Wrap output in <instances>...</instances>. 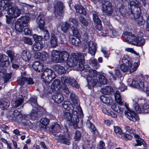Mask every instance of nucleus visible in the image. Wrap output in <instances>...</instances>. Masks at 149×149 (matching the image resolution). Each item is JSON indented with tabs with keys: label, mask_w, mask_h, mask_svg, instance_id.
I'll return each mask as SVG.
<instances>
[{
	"label": "nucleus",
	"mask_w": 149,
	"mask_h": 149,
	"mask_svg": "<svg viewBox=\"0 0 149 149\" xmlns=\"http://www.w3.org/2000/svg\"><path fill=\"white\" fill-rule=\"evenodd\" d=\"M142 113H149V104L148 103H145L142 106Z\"/></svg>",
	"instance_id": "obj_46"
},
{
	"label": "nucleus",
	"mask_w": 149,
	"mask_h": 149,
	"mask_svg": "<svg viewBox=\"0 0 149 149\" xmlns=\"http://www.w3.org/2000/svg\"><path fill=\"white\" fill-rule=\"evenodd\" d=\"M133 107L137 113H142V108H140L137 103H135L134 104Z\"/></svg>",
	"instance_id": "obj_53"
},
{
	"label": "nucleus",
	"mask_w": 149,
	"mask_h": 149,
	"mask_svg": "<svg viewBox=\"0 0 149 149\" xmlns=\"http://www.w3.org/2000/svg\"><path fill=\"white\" fill-rule=\"evenodd\" d=\"M125 107L127 109V110L125 111V113L129 119L134 122L139 120V118L136 113L133 111L129 109L127 105H125Z\"/></svg>",
	"instance_id": "obj_10"
},
{
	"label": "nucleus",
	"mask_w": 149,
	"mask_h": 149,
	"mask_svg": "<svg viewBox=\"0 0 149 149\" xmlns=\"http://www.w3.org/2000/svg\"><path fill=\"white\" fill-rule=\"evenodd\" d=\"M49 41L51 47H55L57 46L58 37L54 34H51Z\"/></svg>",
	"instance_id": "obj_24"
},
{
	"label": "nucleus",
	"mask_w": 149,
	"mask_h": 149,
	"mask_svg": "<svg viewBox=\"0 0 149 149\" xmlns=\"http://www.w3.org/2000/svg\"><path fill=\"white\" fill-rule=\"evenodd\" d=\"M114 96L115 100L118 103L121 105H126L125 103L122 101L121 96L120 92L117 90L115 92Z\"/></svg>",
	"instance_id": "obj_29"
},
{
	"label": "nucleus",
	"mask_w": 149,
	"mask_h": 149,
	"mask_svg": "<svg viewBox=\"0 0 149 149\" xmlns=\"http://www.w3.org/2000/svg\"><path fill=\"white\" fill-rule=\"evenodd\" d=\"M60 53L59 63H63L67 61L69 57V53L65 51L61 52Z\"/></svg>",
	"instance_id": "obj_25"
},
{
	"label": "nucleus",
	"mask_w": 149,
	"mask_h": 149,
	"mask_svg": "<svg viewBox=\"0 0 149 149\" xmlns=\"http://www.w3.org/2000/svg\"><path fill=\"white\" fill-rule=\"evenodd\" d=\"M129 63V71L130 72H132L136 71L137 69L139 64L137 62L134 63L133 65L132 64V62Z\"/></svg>",
	"instance_id": "obj_39"
},
{
	"label": "nucleus",
	"mask_w": 149,
	"mask_h": 149,
	"mask_svg": "<svg viewBox=\"0 0 149 149\" xmlns=\"http://www.w3.org/2000/svg\"><path fill=\"white\" fill-rule=\"evenodd\" d=\"M56 70L60 74H65L66 72V71L63 66L59 65L55 66Z\"/></svg>",
	"instance_id": "obj_43"
},
{
	"label": "nucleus",
	"mask_w": 149,
	"mask_h": 149,
	"mask_svg": "<svg viewBox=\"0 0 149 149\" xmlns=\"http://www.w3.org/2000/svg\"><path fill=\"white\" fill-rule=\"evenodd\" d=\"M71 29L73 35H74L78 36L79 34V31L76 27L73 26L71 27Z\"/></svg>",
	"instance_id": "obj_64"
},
{
	"label": "nucleus",
	"mask_w": 149,
	"mask_h": 149,
	"mask_svg": "<svg viewBox=\"0 0 149 149\" xmlns=\"http://www.w3.org/2000/svg\"><path fill=\"white\" fill-rule=\"evenodd\" d=\"M56 77V75L52 70L47 69L41 74V78L43 82V84H44L45 85H48Z\"/></svg>",
	"instance_id": "obj_5"
},
{
	"label": "nucleus",
	"mask_w": 149,
	"mask_h": 149,
	"mask_svg": "<svg viewBox=\"0 0 149 149\" xmlns=\"http://www.w3.org/2000/svg\"><path fill=\"white\" fill-rule=\"evenodd\" d=\"M70 41L72 44L76 46H80L81 43L79 38L76 37H74L71 38Z\"/></svg>",
	"instance_id": "obj_36"
},
{
	"label": "nucleus",
	"mask_w": 149,
	"mask_h": 149,
	"mask_svg": "<svg viewBox=\"0 0 149 149\" xmlns=\"http://www.w3.org/2000/svg\"><path fill=\"white\" fill-rule=\"evenodd\" d=\"M22 40L25 43L30 45H32L33 42L32 38L26 37H23Z\"/></svg>",
	"instance_id": "obj_48"
},
{
	"label": "nucleus",
	"mask_w": 149,
	"mask_h": 149,
	"mask_svg": "<svg viewBox=\"0 0 149 149\" xmlns=\"http://www.w3.org/2000/svg\"><path fill=\"white\" fill-rule=\"evenodd\" d=\"M69 22L72 23L75 26L77 27L79 24V22L75 19L73 18H70L69 19Z\"/></svg>",
	"instance_id": "obj_58"
},
{
	"label": "nucleus",
	"mask_w": 149,
	"mask_h": 149,
	"mask_svg": "<svg viewBox=\"0 0 149 149\" xmlns=\"http://www.w3.org/2000/svg\"><path fill=\"white\" fill-rule=\"evenodd\" d=\"M21 57L25 61L29 62L31 58L32 55L29 51L23 50L21 52Z\"/></svg>",
	"instance_id": "obj_19"
},
{
	"label": "nucleus",
	"mask_w": 149,
	"mask_h": 149,
	"mask_svg": "<svg viewBox=\"0 0 149 149\" xmlns=\"http://www.w3.org/2000/svg\"><path fill=\"white\" fill-rule=\"evenodd\" d=\"M70 27V25L67 22L63 23L61 26V30L64 33H66Z\"/></svg>",
	"instance_id": "obj_42"
},
{
	"label": "nucleus",
	"mask_w": 149,
	"mask_h": 149,
	"mask_svg": "<svg viewBox=\"0 0 149 149\" xmlns=\"http://www.w3.org/2000/svg\"><path fill=\"white\" fill-rule=\"evenodd\" d=\"M61 52L56 50H53L51 53V56L53 61L57 63H59Z\"/></svg>",
	"instance_id": "obj_16"
},
{
	"label": "nucleus",
	"mask_w": 149,
	"mask_h": 149,
	"mask_svg": "<svg viewBox=\"0 0 149 149\" xmlns=\"http://www.w3.org/2000/svg\"><path fill=\"white\" fill-rule=\"evenodd\" d=\"M147 84V83L146 84L144 85L143 86V89H141V90L145 92L147 95L149 96V86H148Z\"/></svg>",
	"instance_id": "obj_62"
},
{
	"label": "nucleus",
	"mask_w": 149,
	"mask_h": 149,
	"mask_svg": "<svg viewBox=\"0 0 149 149\" xmlns=\"http://www.w3.org/2000/svg\"><path fill=\"white\" fill-rule=\"evenodd\" d=\"M125 36L126 41L132 45L141 46L145 43V40L143 37L135 36L130 32H126Z\"/></svg>",
	"instance_id": "obj_4"
},
{
	"label": "nucleus",
	"mask_w": 149,
	"mask_h": 149,
	"mask_svg": "<svg viewBox=\"0 0 149 149\" xmlns=\"http://www.w3.org/2000/svg\"><path fill=\"white\" fill-rule=\"evenodd\" d=\"M79 22H81L84 26L85 27H87V26L88 23V22L84 17L80 15L79 17Z\"/></svg>",
	"instance_id": "obj_47"
},
{
	"label": "nucleus",
	"mask_w": 149,
	"mask_h": 149,
	"mask_svg": "<svg viewBox=\"0 0 149 149\" xmlns=\"http://www.w3.org/2000/svg\"><path fill=\"white\" fill-rule=\"evenodd\" d=\"M26 83L29 85H32L34 84V82L31 77H22L21 79V84L23 85Z\"/></svg>",
	"instance_id": "obj_26"
},
{
	"label": "nucleus",
	"mask_w": 149,
	"mask_h": 149,
	"mask_svg": "<svg viewBox=\"0 0 149 149\" xmlns=\"http://www.w3.org/2000/svg\"><path fill=\"white\" fill-rule=\"evenodd\" d=\"M87 126L89 127L91 130L93 132L95 131L96 129L94 125L89 121H88L86 123Z\"/></svg>",
	"instance_id": "obj_60"
},
{
	"label": "nucleus",
	"mask_w": 149,
	"mask_h": 149,
	"mask_svg": "<svg viewBox=\"0 0 149 149\" xmlns=\"http://www.w3.org/2000/svg\"><path fill=\"white\" fill-rule=\"evenodd\" d=\"M62 105L63 108L68 111L70 110L72 111L77 109L76 107L75 108L76 106H74V104L72 105L70 101H65L63 104Z\"/></svg>",
	"instance_id": "obj_18"
},
{
	"label": "nucleus",
	"mask_w": 149,
	"mask_h": 149,
	"mask_svg": "<svg viewBox=\"0 0 149 149\" xmlns=\"http://www.w3.org/2000/svg\"><path fill=\"white\" fill-rule=\"evenodd\" d=\"M129 63H123L121 64L120 66V68L122 71L123 72H125L129 71Z\"/></svg>",
	"instance_id": "obj_49"
},
{
	"label": "nucleus",
	"mask_w": 149,
	"mask_h": 149,
	"mask_svg": "<svg viewBox=\"0 0 149 149\" xmlns=\"http://www.w3.org/2000/svg\"><path fill=\"white\" fill-rule=\"evenodd\" d=\"M49 58V54L45 51L41 53V60L45 61L48 60Z\"/></svg>",
	"instance_id": "obj_45"
},
{
	"label": "nucleus",
	"mask_w": 149,
	"mask_h": 149,
	"mask_svg": "<svg viewBox=\"0 0 149 149\" xmlns=\"http://www.w3.org/2000/svg\"><path fill=\"white\" fill-rule=\"evenodd\" d=\"M10 104L9 102L6 99L4 98L0 100V107L2 109L8 108Z\"/></svg>",
	"instance_id": "obj_27"
},
{
	"label": "nucleus",
	"mask_w": 149,
	"mask_h": 149,
	"mask_svg": "<svg viewBox=\"0 0 149 149\" xmlns=\"http://www.w3.org/2000/svg\"><path fill=\"white\" fill-rule=\"evenodd\" d=\"M125 129L127 132L129 133L134 134L135 133V131L133 130L132 128L130 126H125Z\"/></svg>",
	"instance_id": "obj_56"
},
{
	"label": "nucleus",
	"mask_w": 149,
	"mask_h": 149,
	"mask_svg": "<svg viewBox=\"0 0 149 149\" xmlns=\"http://www.w3.org/2000/svg\"><path fill=\"white\" fill-rule=\"evenodd\" d=\"M130 2L128 3L131 7L134 6L135 9L138 8H140V3L137 1L134 0V1H130Z\"/></svg>",
	"instance_id": "obj_41"
},
{
	"label": "nucleus",
	"mask_w": 149,
	"mask_h": 149,
	"mask_svg": "<svg viewBox=\"0 0 149 149\" xmlns=\"http://www.w3.org/2000/svg\"><path fill=\"white\" fill-rule=\"evenodd\" d=\"M29 21V17H21L15 23V27L17 31L21 32L24 26H25Z\"/></svg>",
	"instance_id": "obj_8"
},
{
	"label": "nucleus",
	"mask_w": 149,
	"mask_h": 149,
	"mask_svg": "<svg viewBox=\"0 0 149 149\" xmlns=\"http://www.w3.org/2000/svg\"><path fill=\"white\" fill-rule=\"evenodd\" d=\"M87 80L88 85H89L88 87L89 88H91V86H89V85H91L93 86H94L96 85H97V86H99L98 84V83L99 82L97 79H93V80H91V81H89V79H88Z\"/></svg>",
	"instance_id": "obj_44"
},
{
	"label": "nucleus",
	"mask_w": 149,
	"mask_h": 149,
	"mask_svg": "<svg viewBox=\"0 0 149 149\" xmlns=\"http://www.w3.org/2000/svg\"><path fill=\"white\" fill-rule=\"evenodd\" d=\"M62 85H61L60 81L58 79H56L52 83L51 86L52 89L55 90L57 88L58 90Z\"/></svg>",
	"instance_id": "obj_34"
},
{
	"label": "nucleus",
	"mask_w": 149,
	"mask_h": 149,
	"mask_svg": "<svg viewBox=\"0 0 149 149\" xmlns=\"http://www.w3.org/2000/svg\"><path fill=\"white\" fill-rule=\"evenodd\" d=\"M76 109H77L72 111V116L71 113L67 111L64 112V117L67 121L69 122L71 125H75L76 126V124L79 121L78 118L79 114L82 113L81 109L79 105L76 106Z\"/></svg>",
	"instance_id": "obj_3"
},
{
	"label": "nucleus",
	"mask_w": 149,
	"mask_h": 149,
	"mask_svg": "<svg viewBox=\"0 0 149 149\" xmlns=\"http://www.w3.org/2000/svg\"><path fill=\"white\" fill-rule=\"evenodd\" d=\"M6 22L8 24H9L11 19L14 17L12 16L10 14H8V15H6Z\"/></svg>",
	"instance_id": "obj_63"
},
{
	"label": "nucleus",
	"mask_w": 149,
	"mask_h": 149,
	"mask_svg": "<svg viewBox=\"0 0 149 149\" xmlns=\"http://www.w3.org/2000/svg\"><path fill=\"white\" fill-rule=\"evenodd\" d=\"M119 12L123 17H126L132 13L131 9L123 5H121L119 8Z\"/></svg>",
	"instance_id": "obj_14"
},
{
	"label": "nucleus",
	"mask_w": 149,
	"mask_h": 149,
	"mask_svg": "<svg viewBox=\"0 0 149 149\" xmlns=\"http://www.w3.org/2000/svg\"><path fill=\"white\" fill-rule=\"evenodd\" d=\"M8 14H10L12 16L16 18L18 17L20 15L21 12L17 7H13L7 12Z\"/></svg>",
	"instance_id": "obj_17"
},
{
	"label": "nucleus",
	"mask_w": 149,
	"mask_h": 149,
	"mask_svg": "<svg viewBox=\"0 0 149 149\" xmlns=\"http://www.w3.org/2000/svg\"><path fill=\"white\" fill-rule=\"evenodd\" d=\"M86 70V72H88L87 75L91 77H96L98 74V72L97 71L91 69L90 67H87Z\"/></svg>",
	"instance_id": "obj_31"
},
{
	"label": "nucleus",
	"mask_w": 149,
	"mask_h": 149,
	"mask_svg": "<svg viewBox=\"0 0 149 149\" xmlns=\"http://www.w3.org/2000/svg\"><path fill=\"white\" fill-rule=\"evenodd\" d=\"M124 106L125 105H121L118 103H115L111 106V108L114 111L118 113L122 112L123 111V108L121 106Z\"/></svg>",
	"instance_id": "obj_23"
},
{
	"label": "nucleus",
	"mask_w": 149,
	"mask_h": 149,
	"mask_svg": "<svg viewBox=\"0 0 149 149\" xmlns=\"http://www.w3.org/2000/svg\"><path fill=\"white\" fill-rule=\"evenodd\" d=\"M32 67L35 70L38 72H42L43 71V65L39 61H36L34 62L32 65Z\"/></svg>",
	"instance_id": "obj_20"
},
{
	"label": "nucleus",
	"mask_w": 149,
	"mask_h": 149,
	"mask_svg": "<svg viewBox=\"0 0 149 149\" xmlns=\"http://www.w3.org/2000/svg\"><path fill=\"white\" fill-rule=\"evenodd\" d=\"M40 123L44 125H47L49 123V120L45 118H43L40 120Z\"/></svg>",
	"instance_id": "obj_59"
},
{
	"label": "nucleus",
	"mask_w": 149,
	"mask_h": 149,
	"mask_svg": "<svg viewBox=\"0 0 149 149\" xmlns=\"http://www.w3.org/2000/svg\"><path fill=\"white\" fill-rule=\"evenodd\" d=\"M74 8L77 12L80 14L86 15V11L83 6L78 4H76Z\"/></svg>",
	"instance_id": "obj_28"
},
{
	"label": "nucleus",
	"mask_w": 149,
	"mask_h": 149,
	"mask_svg": "<svg viewBox=\"0 0 149 149\" xmlns=\"http://www.w3.org/2000/svg\"><path fill=\"white\" fill-rule=\"evenodd\" d=\"M100 100L104 104L107 105H111L113 102V100L110 97H107L104 96L100 97Z\"/></svg>",
	"instance_id": "obj_32"
},
{
	"label": "nucleus",
	"mask_w": 149,
	"mask_h": 149,
	"mask_svg": "<svg viewBox=\"0 0 149 149\" xmlns=\"http://www.w3.org/2000/svg\"><path fill=\"white\" fill-rule=\"evenodd\" d=\"M93 19L95 23L97 22H100L101 20L98 17V13L97 12H95L93 14Z\"/></svg>",
	"instance_id": "obj_50"
},
{
	"label": "nucleus",
	"mask_w": 149,
	"mask_h": 149,
	"mask_svg": "<svg viewBox=\"0 0 149 149\" xmlns=\"http://www.w3.org/2000/svg\"><path fill=\"white\" fill-rule=\"evenodd\" d=\"M98 81L99 82L98 84L99 86H100L102 84H105L107 82V79L102 74L98 75Z\"/></svg>",
	"instance_id": "obj_35"
},
{
	"label": "nucleus",
	"mask_w": 149,
	"mask_h": 149,
	"mask_svg": "<svg viewBox=\"0 0 149 149\" xmlns=\"http://www.w3.org/2000/svg\"><path fill=\"white\" fill-rule=\"evenodd\" d=\"M112 91V88L111 86H108L102 88L101 90V92L104 95L110 94Z\"/></svg>",
	"instance_id": "obj_37"
},
{
	"label": "nucleus",
	"mask_w": 149,
	"mask_h": 149,
	"mask_svg": "<svg viewBox=\"0 0 149 149\" xmlns=\"http://www.w3.org/2000/svg\"><path fill=\"white\" fill-rule=\"evenodd\" d=\"M52 98L54 101V102L57 104L60 103L64 100L63 96L60 93L56 94L53 95Z\"/></svg>",
	"instance_id": "obj_22"
},
{
	"label": "nucleus",
	"mask_w": 149,
	"mask_h": 149,
	"mask_svg": "<svg viewBox=\"0 0 149 149\" xmlns=\"http://www.w3.org/2000/svg\"><path fill=\"white\" fill-rule=\"evenodd\" d=\"M37 112L33 109L30 113V116L31 118L33 120H34L38 116Z\"/></svg>",
	"instance_id": "obj_61"
},
{
	"label": "nucleus",
	"mask_w": 149,
	"mask_h": 149,
	"mask_svg": "<svg viewBox=\"0 0 149 149\" xmlns=\"http://www.w3.org/2000/svg\"><path fill=\"white\" fill-rule=\"evenodd\" d=\"M89 63L94 68L97 69L100 66V65L95 59L91 58L89 60Z\"/></svg>",
	"instance_id": "obj_38"
},
{
	"label": "nucleus",
	"mask_w": 149,
	"mask_h": 149,
	"mask_svg": "<svg viewBox=\"0 0 149 149\" xmlns=\"http://www.w3.org/2000/svg\"><path fill=\"white\" fill-rule=\"evenodd\" d=\"M111 27L108 25L106 26V29L102 35L104 36H110L111 37H117L119 36L118 34L117 31L113 29L111 26Z\"/></svg>",
	"instance_id": "obj_11"
},
{
	"label": "nucleus",
	"mask_w": 149,
	"mask_h": 149,
	"mask_svg": "<svg viewBox=\"0 0 149 149\" xmlns=\"http://www.w3.org/2000/svg\"><path fill=\"white\" fill-rule=\"evenodd\" d=\"M12 4L10 2H8L5 3L3 7L4 10L9 11V10L12 8Z\"/></svg>",
	"instance_id": "obj_57"
},
{
	"label": "nucleus",
	"mask_w": 149,
	"mask_h": 149,
	"mask_svg": "<svg viewBox=\"0 0 149 149\" xmlns=\"http://www.w3.org/2000/svg\"><path fill=\"white\" fill-rule=\"evenodd\" d=\"M51 132L55 138L63 143L69 145L70 143V133L68 131L67 128L65 129L64 132H61L60 126L56 123H53L50 127Z\"/></svg>",
	"instance_id": "obj_1"
},
{
	"label": "nucleus",
	"mask_w": 149,
	"mask_h": 149,
	"mask_svg": "<svg viewBox=\"0 0 149 149\" xmlns=\"http://www.w3.org/2000/svg\"><path fill=\"white\" fill-rule=\"evenodd\" d=\"M61 81L62 83L65 84H70L71 86L77 88H79V86L77 84L76 81L74 79L68 78L66 76H63L61 77Z\"/></svg>",
	"instance_id": "obj_12"
},
{
	"label": "nucleus",
	"mask_w": 149,
	"mask_h": 149,
	"mask_svg": "<svg viewBox=\"0 0 149 149\" xmlns=\"http://www.w3.org/2000/svg\"><path fill=\"white\" fill-rule=\"evenodd\" d=\"M122 62L123 63H130L131 62L130 58L127 55H125L122 59Z\"/></svg>",
	"instance_id": "obj_52"
},
{
	"label": "nucleus",
	"mask_w": 149,
	"mask_h": 149,
	"mask_svg": "<svg viewBox=\"0 0 149 149\" xmlns=\"http://www.w3.org/2000/svg\"><path fill=\"white\" fill-rule=\"evenodd\" d=\"M96 45L92 41L88 42H86L84 43L83 47L85 49L88 48V52L92 55H94L96 49Z\"/></svg>",
	"instance_id": "obj_9"
},
{
	"label": "nucleus",
	"mask_w": 149,
	"mask_h": 149,
	"mask_svg": "<svg viewBox=\"0 0 149 149\" xmlns=\"http://www.w3.org/2000/svg\"><path fill=\"white\" fill-rule=\"evenodd\" d=\"M70 99L74 106H76L78 104V98L73 93H71L70 96Z\"/></svg>",
	"instance_id": "obj_40"
},
{
	"label": "nucleus",
	"mask_w": 149,
	"mask_h": 149,
	"mask_svg": "<svg viewBox=\"0 0 149 149\" xmlns=\"http://www.w3.org/2000/svg\"><path fill=\"white\" fill-rule=\"evenodd\" d=\"M147 84V82L140 81L139 79H133L130 84L132 87L141 90L143 89V85Z\"/></svg>",
	"instance_id": "obj_13"
},
{
	"label": "nucleus",
	"mask_w": 149,
	"mask_h": 149,
	"mask_svg": "<svg viewBox=\"0 0 149 149\" xmlns=\"http://www.w3.org/2000/svg\"><path fill=\"white\" fill-rule=\"evenodd\" d=\"M37 22L40 30H43L45 24V18L43 15H39L37 17Z\"/></svg>",
	"instance_id": "obj_15"
},
{
	"label": "nucleus",
	"mask_w": 149,
	"mask_h": 149,
	"mask_svg": "<svg viewBox=\"0 0 149 149\" xmlns=\"http://www.w3.org/2000/svg\"><path fill=\"white\" fill-rule=\"evenodd\" d=\"M7 53L8 55L11 59V62L15 59L16 56H15L13 52L10 50H8L7 51Z\"/></svg>",
	"instance_id": "obj_54"
},
{
	"label": "nucleus",
	"mask_w": 149,
	"mask_h": 149,
	"mask_svg": "<svg viewBox=\"0 0 149 149\" xmlns=\"http://www.w3.org/2000/svg\"><path fill=\"white\" fill-rule=\"evenodd\" d=\"M54 13L58 18H62L64 15L63 3L60 1H56L54 2Z\"/></svg>",
	"instance_id": "obj_7"
},
{
	"label": "nucleus",
	"mask_w": 149,
	"mask_h": 149,
	"mask_svg": "<svg viewBox=\"0 0 149 149\" xmlns=\"http://www.w3.org/2000/svg\"><path fill=\"white\" fill-rule=\"evenodd\" d=\"M84 56L80 53H72L70 59L67 62V65L70 67L77 66V69L80 71L83 70L85 68L84 65Z\"/></svg>",
	"instance_id": "obj_2"
},
{
	"label": "nucleus",
	"mask_w": 149,
	"mask_h": 149,
	"mask_svg": "<svg viewBox=\"0 0 149 149\" xmlns=\"http://www.w3.org/2000/svg\"><path fill=\"white\" fill-rule=\"evenodd\" d=\"M44 46L42 42H35L32 47V49L35 52H38L41 50Z\"/></svg>",
	"instance_id": "obj_21"
},
{
	"label": "nucleus",
	"mask_w": 149,
	"mask_h": 149,
	"mask_svg": "<svg viewBox=\"0 0 149 149\" xmlns=\"http://www.w3.org/2000/svg\"><path fill=\"white\" fill-rule=\"evenodd\" d=\"M136 11L134 13H132L131 14H129L130 15L131 18L134 19H136L138 18H139L141 14V9L140 8H136L134 9Z\"/></svg>",
	"instance_id": "obj_33"
},
{
	"label": "nucleus",
	"mask_w": 149,
	"mask_h": 149,
	"mask_svg": "<svg viewBox=\"0 0 149 149\" xmlns=\"http://www.w3.org/2000/svg\"><path fill=\"white\" fill-rule=\"evenodd\" d=\"M101 4L102 12L107 16H111L113 11L112 3L109 1L104 0L102 1Z\"/></svg>",
	"instance_id": "obj_6"
},
{
	"label": "nucleus",
	"mask_w": 149,
	"mask_h": 149,
	"mask_svg": "<svg viewBox=\"0 0 149 149\" xmlns=\"http://www.w3.org/2000/svg\"><path fill=\"white\" fill-rule=\"evenodd\" d=\"M23 101L24 100L23 98H20L16 100L14 103L15 107H17L21 105L23 102Z\"/></svg>",
	"instance_id": "obj_55"
},
{
	"label": "nucleus",
	"mask_w": 149,
	"mask_h": 149,
	"mask_svg": "<svg viewBox=\"0 0 149 149\" xmlns=\"http://www.w3.org/2000/svg\"><path fill=\"white\" fill-rule=\"evenodd\" d=\"M41 30L42 31L43 34L44 35V39L45 40H47L50 38V35L48 31L45 28H44L43 30Z\"/></svg>",
	"instance_id": "obj_51"
},
{
	"label": "nucleus",
	"mask_w": 149,
	"mask_h": 149,
	"mask_svg": "<svg viewBox=\"0 0 149 149\" xmlns=\"http://www.w3.org/2000/svg\"><path fill=\"white\" fill-rule=\"evenodd\" d=\"M22 116L20 112L17 110H15L13 112V113L12 116H11V119L14 120H19L22 118Z\"/></svg>",
	"instance_id": "obj_30"
}]
</instances>
